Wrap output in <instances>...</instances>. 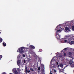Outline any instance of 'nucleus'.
Instances as JSON below:
<instances>
[{"label": "nucleus", "mask_w": 74, "mask_h": 74, "mask_svg": "<svg viewBox=\"0 0 74 74\" xmlns=\"http://www.w3.org/2000/svg\"><path fill=\"white\" fill-rule=\"evenodd\" d=\"M54 72H55V73H56V71L55 70H54Z\"/></svg>", "instance_id": "28"}, {"label": "nucleus", "mask_w": 74, "mask_h": 74, "mask_svg": "<svg viewBox=\"0 0 74 74\" xmlns=\"http://www.w3.org/2000/svg\"><path fill=\"white\" fill-rule=\"evenodd\" d=\"M71 44H74V42L73 41H71Z\"/></svg>", "instance_id": "22"}, {"label": "nucleus", "mask_w": 74, "mask_h": 74, "mask_svg": "<svg viewBox=\"0 0 74 74\" xmlns=\"http://www.w3.org/2000/svg\"><path fill=\"white\" fill-rule=\"evenodd\" d=\"M70 25H67L68 26H69V28L70 27H71L70 26H72V25H73V24H74V21H72L70 22Z\"/></svg>", "instance_id": "8"}, {"label": "nucleus", "mask_w": 74, "mask_h": 74, "mask_svg": "<svg viewBox=\"0 0 74 74\" xmlns=\"http://www.w3.org/2000/svg\"><path fill=\"white\" fill-rule=\"evenodd\" d=\"M66 54L65 53H64V56H66Z\"/></svg>", "instance_id": "27"}, {"label": "nucleus", "mask_w": 74, "mask_h": 74, "mask_svg": "<svg viewBox=\"0 0 74 74\" xmlns=\"http://www.w3.org/2000/svg\"><path fill=\"white\" fill-rule=\"evenodd\" d=\"M73 50H74V49H73Z\"/></svg>", "instance_id": "36"}, {"label": "nucleus", "mask_w": 74, "mask_h": 74, "mask_svg": "<svg viewBox=\"0 0 74 74\" xmlns=\"http://www.w3.org/2000/svg\"><path fill=\"white\" fill-rule=\"evenodd\" d=\"M3 45L4 47H5L6 46V43L4 42H3Z\"/></svg>", "instance_id": "18"}, {"label": "nucleus", "mask_w": 74, "mask_h": 74, "mask_svg": "<svg viewBox=\"0 0 74 74\" xmlns=\"http://www.w3.org/2000/svg\"><path fill=\"white\" fill-rule=\"evenodd\" d=\"M17 52H18V50H17Z\"/></svg>", "instance_id": "32"}, {"label": "nucleus", "mask_w": 74, "mask_h": 74, "mask_svg": "<svg viewBox=\"0 0 74 74\" xmlns=\"http://www.w3.org/2000/svg\"><path fill=\"white\" fill-rule=\"evenodd\" d=\"M44 69H45L44 66L42 67H41V69L42 71H44Z\"/></svg>", "instance_id": "14"}, {"label": "nucleus", "mask_w": 74, "mask_h": 74, "mask_svg": "<svg viewBox=\"0 0 74 74\" xmlns=\"http://www.w3.org/2000/svg\"><path fill=\"white\" fill-rule=\"evenodd\" d=\"M50 67H51V65H50Z\"/></svg>", "instance_id": "34"}, {"label": "nucleus", "mask_w": 74, "mask_h": 74, "mask_svg": "<svg viewBox=\"0 0 74 74\" xmlns=\"http://www.w3.org/2000/svg\"><path fill=\"white\" fill-rule=\"evenodd\" d=\"M70 49V48L69 47H67L64 49V51H66V50H67L68 49Z\"/></svg>", "instance_id": "15"}, {"label": "nucleus", "mask_w": 74, "mask_h": 74, "mask_svg": "<svg viewBox=\"0 0 74 74\" xmlns=\"http://www.w3.org/2000/svg\"><path fill=\"white\" fill-rule=\"evenodd\" d=\"M19 57H17L18 59H19Z\"/></svg>", "instance_id": "31"}, {"label": "nucleus", "mask_w": 74, "mask_h": 74, "mask_svg": "<svg viewBox=\"0 0 74 74\" xmlns=\"http://www.w3.org/2000/svg\"><path fill=\"white\" fill-rule=\"evenodd\" d=\"M30 71H34V69H33L30 68Z\"/></svg>", "instance_id": "20"}, {"label": "nucleus", "mask_w": 74, "mask_h": 74, "mask_svg": "<svg viewBox=\"0 0 74 74\" xmlns=\"http://www.w3.org/2000/svg\"><path fill=\"white\" fill-rule=\"evenodd\" d=\"M0 59H1V58H0Z\"/></svg>", "instance_id": "35"}, {"label": "nucleus", "mask_w": 74, "mask_h": 74, "mask_svg": "<svg viewBox=\"0 0 74 74\" xmlns=\"http://www.w3.org/2000/svg\"><path fill=\"white\" fill-rule=\"evenodd\" d=\"M23 57H24V58H25V55L23 54Z\"/></svg>", "instance_id": "26"}, {"label": "nucleus", "mask_w": 74, "mask_h": 74, "mask_svg": "<svg viewBox=\"0 0 74 74\" xmlns=\"http://www.w3.org/2000/svg\"><path fill=\"white\" fill-rule=\"evenodd\" d=\"M2 57L3 56H2V55L0 56V58H1L0 59H1V58H2Z\"/></svg>", "instance_id": "25"}, {"label": "nucleus", "mask_w": 74, "mask_h": 74, "mask_svg": "<svg viewBox=\"0 0 74 74\" xmlns=\"http://www.w3.org/2000/svg\"><path fill=\"white\" fill-rule=\"evenodd\" d=\"M64 32H66V33L69 32H70V28H69V27H66L65 28Z\"/></svg>", "instance_id": "6"}, {"label": "nucleus", "mask_w": 74, "mask_h": 74, "mask_svg": "<svg viewBox=\"0 0 74 74\" xmlns=\"http://www.w3.org/2000/svg\"><path fill=\"white\" fill-rule=\"evenodd\" d=\"M29 47L31 49H35V47L33 45H30L29 46Z\"/></svg>", "instance_id": "11"}, {"label": "nucleus", "mask_w": 74, "mask_h": 74, "mask_svg": "<svg viewBox=\"0 0 74 74\" xmlns=\"http://www.w3.org/2000/svg\"><path fill=\"white\" fill-rule=\"evenodd\" d=\"M63 26L62 25H60L57 26L56 28L55 29L56 31V37L58 40H60V42L61 43L62 42L60 41V40H61V39H60V35L59 34V33L62 32V31L63 30Z\"/></svg>", "instance_id": "1"}, {"label": "nucleus", "mask_w": 74, "mask_h": 74, "mask_svg": "<svg viewBox=\"0 0 74 74\" xmlns=\"http://www.w3.org/2000/svg\"><path fill=\"white\" fill-rule=\"evenodd\" d=\"M57 64H59V63H58V62H57Z\"/></svg>", "instance_id": "30"}, {"label": "nucleus", "mask_w": 74, "mask_h": 74, "mask_svg": "<svg viewBox=\"0 0 74 74\" xmlns=\"http://www.w3.org/2000/svg\"><path fill=\"white\" fill-rule=\"evenodd\" d=\"M2 41H3V39L2 38H0V42H1Z\"/></svg>", "instance_id": "21"}, {"label": "nucleus", "mask_w": 74, "mask_h": 74, "mask_svg": "<svg viewBox=\"0 0 74 74\" xmlns=\"http://www.w3.org/2000/svg\"><path fill=\"white\" fill-rule=\"evenodd\" d=\"M10 74H13L12 73H10Z\"/></svg>", "instance_id": "33"}, {"label": "nucleus", "mask_w": 74, "mask_h": 74, "mask_svg": "<svg viewBox=\"0 0 74 74\" xmlns=\"http://www.w3.org/2000/svg\"><path fill=\"white\" fill-rule=\"evenodd\" d=\"M18 50H19V52L20 53H24L25 50V49L23 47H22L18 49Z\"/></svg>", "instance_id": "3"}, {"label": "nucleus", "mask_w": 74, "mask_h": 74, "mask_svg": "<svg viewBox=\"0 0 74 74\" xmlns=\"http://www.w3.org/2000/svg\"><path fill=\"white\" fill-rule=\"evenodd\" d=\"M53 60V59H52V60H51V63H52V62Z\"/></svg>", "instance_id": "29"}, {"label": "nucleus", "mask_w": 74, "mask_h": 74, "mask_svg": "<svg viewBox=\"0 0 74 74\" xmlns=\"http://www.w3.org/2000/svg\"><path fill=\"white\" fill-rule=\"evenodd\" d=\"M25 72L26 73H27V72L28 73H29L30 72V70H27V67L25 66Z\"/></svg>", "instance_id": "9"}, {"label": "nucleus", "mask_w": 74, "mask_h": 74, "mask_svg": "<svg viewBox=\"0 0 74 74\" xmlns=\"http://www.w3.org/2000/svg\"><path fill=\"white\" fill-rule=\"evenodd\" d=\"M71 67H74V62H73L72 64L71 65Z\"/></svg>", "instance_id": "16"}, {"label": "nucleus", "mask_w": 74, "mask_h": 74, "mask_svg": "<svg viewBox=\"0 0 74 74\" xmlns=\"http://www.w3.org/2000/svg\"><path fill=\"white\" fill-rule=\"evenodd\" d=\"M70 37V35H65L64 36L65 38H66V39H67L68 38H69Z\"/></svg>", "instance_id": "10"}, {"label": "nucleus", "mask_w": 74, "mask_h": 74, "mask_svg": "<svg viewBox=\"0 0 74 74\" xmlns=\"http://www.w3.org/2000/svg\"><path fill=\"white\" fill-rule=\"evenodd\" d=\"M40 66H39V67H38V70H40Z\"/></svg>", "instance_id": "24"}, {"label": "nucleus", "mask_w": 74, "mask_h": 74, "mask_svg": "<svg viewBox=\"0 0 74 74\" xmlns=\"http://www.w3.org/2000/svg\"><path fill=\"white\" fill-rule=\"evenodd\" d=\"M69 54L70 56V58H71L73 59H74V56L72 55L73 54L71 52H69Z\"/></svg>", "instance_id": "7"}, {"label": "nucleus", "mask_w": 74, "mask_h": 74, "mask_svg": "<svg viewBox=\"0 0 74 74\" xmlns=\"http://www.w3.org/2000/svg\"><path fill=\"white\" fill-rule=\"evenodd\" d=\"M58 66V67H59V66H60V67H62V68H63V69H65V68L67 67L66 66V65H63V64L62 63L59 64Z\"/></svg>", "instance_id": "5"}, {"label": "nucleus", "mask_w": 74, "mask_h": 74, "mask_svg": "<svg viewBox=\"0 0 74 74\" xmlns=\"http://www.w3.org/2000/svg\"><path fill=\"white\" fill-rule=\"evenodd\" d=\"M12 71L14 74H18L19 72V69L18 68L16 70V69H14L12 70Z\"/></svg>", "instance_id": "4"}, {"label": "nucleus", "mask_w": 74, "mask_h": 74, "mask_svg": "<svg viewBox=\"0 0 74 74\" xmlns=\"http://www.w3.org/2000/svg\"><path fill=\"white\" fill-rule=\"evenodd\" d=\"M17 64L18 66H21V61H20V60H18L17 62Z\"/></svg>", "instance_id": "12"}, {"label": "nucleus", "mask_w": 74, "mask_h": 74, "mask_svg": "<svg viewBox=\"0 0 74 74\" xmlns=\"http://www.w3.org/2000/svg\"><path fill=\"white\" fill-rule=\"evenodd\" d=\"M23 63H26V60H24V61L23 62Z\"/></svg>", "instance_id": "23"}, {"label": "nucleus", "mask_w": 74, "mask_h": 74, "mask_svg": "<svg viewBox=\"0 0 74 74\" xmlns=\"http://www.w3.org/2000/svg\"><path fill=\"white\" fill-rule=\"evenodd\" d=\"M73 63V61L72 60H70L69 61V64L71 65V64H72Z\"/></svg>", "instance_id": "17"}, {"label": "nucleus", "mask_w": 74, "mask_h": 74, "mask_svg": "<svg viewBox=\"0 0 74 74\" xmlns=\"http://www.w3.org/2000/svg\"><path fill=\"white\" fill-rule=\"evenodd\" d=\"M72 41H74V37L69 38L68 40L64 39V38H62L60 40V41L62 43H64L65 42L71 43Z\"/></svg>", "instance_id": "2"}, {"label": "nucleus", "mask_w": 74, "mask_h": 74, "mask_svg": "<svg viewBox=\"0 0 74 74\" xmlns=\"http://www.w3.org/2000/svg\"><path fill=\"white\" fill-rule=\"evenodd\" d=\"M70 27H72V29L73 31H74V26H70Z\"/></svg>", "instance_id": "19"}, {"label": "nucleus", "mask_w": 74, "mask_h": 74, "mask_svg": "<svg viewBox=\"0 0 74 74\" xmlns=\"http://www.w3.org/2000/svg\"><path fill=\"white\" fill-rule=\"evenodd\" d=\"M57 55L58 57V59H59L60 58H61L62 57V56H58V55Z\"/></svg>", "instance_id": "13"}]
</instances>
